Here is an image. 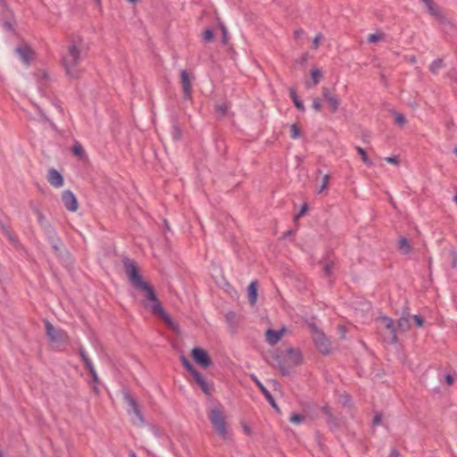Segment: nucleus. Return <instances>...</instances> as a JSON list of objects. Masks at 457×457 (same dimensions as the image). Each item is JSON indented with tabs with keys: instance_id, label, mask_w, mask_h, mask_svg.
<instances>
[{
	"instance_id": "nucleus-1",
	"label": "nucleus",
	"mask_w": 457,
	"mask_h": 457,
	"mask_svg": "<svg viewBox=\"0 0 457 457\" xmlns=\"http://www.w3.org/2000/svg\"><path fill=\"white\" fill-rule=\"evenodd\" d=\"M87 47L84 39L78 35L71 36L66 52L62 55V65L71 78L79 76V66L87 54Z\"/></svg>"
},
{
	"instance_id": "nucleus-2",
	"label": "nucleus",
	"mask_w": 457,
	"mask_h": 457,
	"mask_svg": "<svg viewBox=\"0 0 457 457\" xmlns=\"http://www.w3.org/2000/svg\"><path fill=\"white\" fill-rule=\"evenodd\" d=\"M208 418L216 433L223 439L229 437L225 420V411L221 404L212 407L208 412Z\"/></svg>"
},
{
	"instance_id": "nucleus-3",
	"label": "nucleus",
	"mask_w": 457,
	"mask_h": 457,
	"mask_svg": "<svg viewBox=\"0 0 457 457\" xmlns=\"http://www.w3.org/2000/svg\"><path fill=\"white\" fill-rule=\"evenodd\" d=\"M378 333L384 341L395 345L398 343L396 327L394 321L386 316H379L376 319Z\"/></svg>"
},
{
	"instance_id": "nucleus-4",
	"label": "nucleus",
	"mask_w": 457,
	"mask_h": 457,
	"mask_svg": "<svg viewBox=\"0 0 457 457\" xmlns=\"http://www.w3.org/2000/svg\"><path fill=\"white\" fill-rule=\"evenodd\" d=\"M46 333L53 345L58 351H62L70 343L68 334L61 328H56L48 320L45 322Z\"/></svg>"
},
{
	"instance_id": "nucleus-5",
	"label": "nucleus",
	"mask_w": 457,
	"mask_h": 457,
	"mask_svg": "<svg viewBox=\"0 0 457 457\" xmlns=\"http://www.w3.org/2000/svg\"><path fill=\"white\" fill-rule=\"evenodd\" d=\"M303 361V356L299 349L288 348L282 360L278 361L279 370L283 376L290 374V370L298 366Z\"/></svg>"
},
{
	"instance_id": "nucleus-6",
	"label": "nucleus",
	"mask_w": 457,
	"mask_h": 457,
	"mask_svg": "<svg viewBox=\"0 0 457 457\" xmlns=\"http://www.w3.org/2000/svg\"><path fill=\"white\" fill-rule=\"evenodd\" d=\"M137 288L145 292L147 299L153 302V305L151 307L153 313L159 315L165 321V323L169 325L171 324L170 317L165 312V311L162 307L153 287L149 286L146 282H145V287L139 286Z\"/></svg>"
},
{
	"instance_id": "nucleus-7",
	"label": "nucleus",
	"mask_w": 457,
	"mask_h": 457,
	"mask_svg": "<svg viewBox=\"0 0 457 457\" xmlns=\"http://www.w3.org/2000/svg\"><path fill=\"white\" fill-rule=\"evenodd\" d=\"M122 263L124 266L125 273H126L129 282L136 288L138 287L139 286L145 287V281L142 279V277L139 275L135 262L128 257H125L122 259Z\"/></svg>"
},
{
	"instance_id": "nucleus-8",
	"label": "nucleus",
	"mask_w": 457,
	"mask_h": 457,
	"mask_svg": "<svg viewBox=\"0 0 457 457\" xmlns=\"http://www.w3.org/2000/svg\"><path fill=\"white\" fill-rule=\"evenodd\" d=\"M123 399L128 403V405L130 407V410L129 411V414H134V418L132 419V423L135 426L142 427L145 425V420L143 417V414L139 409V406L135 400V398L130 395L129 391L123 392Z\"/></svg>"
},
{
	"instance_id": "nucleus-9",
	"label": "nucleus",
	"mask_w": 457,
	"mask_h": 457,
	"mask_svg": "<svg viewBox=\"0 0 457 457\" xmlns=\"http://www.w3.org/2000/svg\"><path fill=\"white\" fill-rule=\"evenodd\" d=\"M312 339L315 346L321 353L328 354L330 353V344L328 339L325 334L317 328H313Z\"/></svg>"
},
{
	"instance_id": "nucleus-10",
	"label": "nucleus",
	"mask_w": 457,
	"mask_h": 457,
	"mask_svg": "<svg viewBox=\"0 0 457 457\" xmlns=\"http://www.w3.org/2000/svg\"><path fill=\"white\" fill-rule=\"evenodd\" d=\"M55 254L59 255L63 247L62 241L53 226L43 230Z\"/></svg>"
},
{
	"instance_id": "nucleus-11",
	"label": "nucleus",
	"mask_w": 457,
	"mask_h": 457,
	"mask_svg": "<svg viewBox=\"0 0 457 457\" xmlns=\"http://www.w3.org/2000/svg\"><path fill=\"white\" fill-rule=\"evenodd\" d=\"M189 73L186 70L180 71V84L183 90V98L190 100L192 97V79Z\"/></svg>"
},
{
	"instance_id": "nucleus-12",
	"label": "nucleus",
	"mask_w": 457,
	"mask_h": 457,
	"mask_svg": "<svg viewBox=\"0 0 457 457\" xmlns=\"http://www.w3.org/2000/svg\"><path fill=\"white\" fill-rule=\"evenodd\" d=\"M192 357L197 364L204 368H207L212 364V360L207 352L202 348H194L192 350Z\"/></svg>"
},
{
	"instance_id": "nucleus-13",
	"label": "nucleus",
	"mask_w": 457,
	"mask_h": 457,
	"mask_svg": "<svg viewBox=\"0 0 457 457\" xmlns=\"http://www.w3.org/2000/svg\"><path fill=\"white\" fill-rule=\"evenodd\" d=\"M62 202L65 208L70 212L78 210V201L75 195L71 190H65L62 195Z\"/></svg>"
},
{
	"instance_id": "nucleus-14",
	"label": "nucleus",
	"mask_w": 457,
	"mask_h": 457,
	"mask_svg": "<svg viewBox=\"0 0 457 457\" xmlns=\"http://www.w3.org/2000/svg\"><path fill=\"white\" fill-rule=\"evenodd\" d=\"M15 53L23 63L29 65L34 58V52L27 45H21L15 48Z\"/></svg>"
},
{
	"instance_id": "nucleus-15",
	"label": "nucleus",
	"mask_w": 457,
	"mask_h": 457,
	"mask_svg": "<svg viewBox=\"0 0 457 457\" xmlns=\"http://www.w3.org/2000/svg\"><path fill=\"white\" fill-rule=\"evenodd\" d=\"M46 179L49 184L54 187L59 188L63 186L64 180L62 175L54 168L48 170Z\"/></svg>"
},
{
	"instance_id": "nucleus-16",
	"label": "nucleus",
	"mask_w": 457,
	"mask_h": 457,
	"mask_svg": "<svg viewBox=\"0 0 457 457\" xmlns=\"http://www.w3.org/2000/svg\"><path fill=\"white\" fill-rule=\"evenodd\" d=\"M284 332H285L284 328L279 329V330L268 329L265 333L266 341L270 345H275L276 344H278L280 341L281 337L284 335Z\"/></svg>"
},
{
	"instance_id": "nucleus-17",
	"label": "nucleus",
	"mask_w": 457,
	"mask_h": 457,
	"mask_svg": "<svg viewBox=\"0 0 457 457\" xmlns=\"http://www.w3.org/2000/svg\"><path fill=\"white\" fill-rule=\"evenodd\" d=\"M322 96L324 98L327 99V101L330 104L332 112H337L339 106V102L334 95L330 94L329 89L328 87L322 88Z\"/></svg>"
},
{
	"instance_id": "nucleus-18",
	"label": "nucleus",
	"mask_w": 457,
	"mask_h": 457,
	"mask_svg": "<svg viewBox=\"0 0 457 457\" xmlns=\"http://www.w3.org/2000/svg\"><path fill=\"white\" fill-rule=\"evenodd\" d=\"M321 411L324 412V414L328 418V425L329 426L330 429L334 430L338 428L339 422L338 420L333 416L332 412L330 411V409L328 406H323L321 408Z\"/></svg>"
},
{
	"instance_id": "nucleus-19",
	"label": "nucleus",
	"mask_w": 457,
	"mask_h": 457,
	"mask_svg": "<svg viewBox=\"0 0 457 457\" xmlns=\"http://www.w3.org/2000/svg\"><path fill=\"white\" fill-rule=\"evenodd\" d=\"M0 228L2 230V232L4 233V235L13 244V245H16L18 244V239H17V237L16 235L12 231L10 226L8 225V223L6 222H4L2 220H0Z\"/></svg>"
},
{
	"instance_id": "nucleus-20",
	"label": "nucleus",
	"mask_w": 457,
	"mask_h": 457,
	"mask_svg": "<svg viewBox=\"0 0 457 457\" xmlns=\"http://www.w3.org/2000/svg\"><path fill=\"white\" fill-rule=\"evenodd\" d=\"M395 327L397 335L405 333L411 328V322L407 317L403 316L397 320Z\"/></svg>"
},
{
	"instance_id": "nucleus-21",
	"label": "nucleus",
	"mask_w": 457,
	"mask_h": 457,
	"mask_svg": "<svg viewBox=\"0 0 457 457\" xmlns=\"http://www.w3.org/2000/svg\"><path fill=\"white\" fill-rule=\"evenodd\" d=\"M257 281L253 280L248 286V299L251 305H254L257 301Z\"/></svg>"
},
{
	"instance_id": "nucleus-22",
	"label": "nucleus",
	"mask_w": 457,
	"mask_h": 457,
	"mask_svg": "<svg viewBox=\"0 0 457 457\" xmlns=\"http://www.w3.org/2000/svg\"><path fill=\"white\" fill-rule=\"evenodd\" d=\"M397 247L402 254H408L411 251V246L407 238L402 237L398 240Z\"/></svg>"
},
{
	"instance_id": "nucleus-23",
	"label": "nucleus",
	"mask_w": 457,
	"mask_h": 457,
	"mask_svg": "<svg viewBox=\"0 0 457 457\" xmlns=\"http://www.w3.org/2000/svg\"><path fill=\"white\" fill-rule=\"evenodd\" d=\"M428 8L429 13L435 17L441 18V12L439 8L433 3L432 0H420Z\"/></svg>"
},
{
	"instance_id": "nucleus-24",
	"label": "nucleus",
	"mask_w": 457,
	"mask_h": 457,
	"mask_svg": "<svg viewBox=\"0 0 457 457\" xmlns=\"http://www.w3.org/2000/svg\"><path fill=\"white\" fill-rule=\"evenodd\" d=\"M35 76L37 77L39 84V87H46L47 86L48 81L50 80V77L46 71H38Z\"/></svg>"
},
{
	"instance_id": "nucleus-25",
	"label": "nucleus",
	"mask_w": 457,
	"mask_h": 457,
	"mask_svg": "<svg viewBox=\"0 0 457 457\" xmlns=\"http://www.w3.org/2000/svg\"><path fill=\"white\" fill-rule=\"evenodd\" d=\"M311 77L312 79V83L306 82V86L308 87L317 86L320 82V78L322 77V73H321L320 70H319V69H312L311 71Z\"/></svg>"
},
{
	"instance_id": "nucleus-26",
	"label": "nucleus",
	"mask_w": 457,
	"mask_h": 457,
	"mask_svg": "<svg viewBox=\"0 0 457 457\" xmlns=\"http://www.w3.org/2000/svg\"><path fill=\"white\" fill-rule=\"evenodd\" d=\"M171 137L175 141H178L182 137V129L178 121H174L171 128Z\"/></svg>"
},
{
	"instance_id": "nucleus-27",
	"label": "nucleus",
	"mask_w": 457,
	"mask_h": 457,
	"mask_svg": "<svg viewBox=\"0 0 457 457\" xmlns=\"http://www.w3.org/2000/svg\"><path fill=\"white\" fill-rule=\"evenodd\" d=\"M229 107H230V105L227 102H223L221 104H218L215 105L216 113L220 117H224L227 114Z\"/></svg>"
},
{
	"instance_id": "nucleus-28",
	"label": "nucleus",
	"mask_w": 457,
	"mask_h": 457,
	"mask_svg": "<svg viewBox=\"0 0 457 457\" xmlns=\"http://www.w3.org/2000/svg\"><path fill=\"white\" fill-rule=\"evenodd\" d=\"M289 93H290V97L292 99V101L294 102L295 107L299 110V111H304V105L303 104V102L298 98L295 91L293 89V88H290L289 90Z\"/></svg>"
},
{
	"instance_id": "nucleus-29",
	"label": "nucleus",
	"mask_w": 457,
	"mask_h": 457,
	"mask_svg": "<svg viewBox=\"0 0 457 457\" xmlns=\"http://www.w3.org/2000/svg\"><path fill=\"white\" fill-rule=\"evenodd\" d=\"M256 384L260 390L263 393L265 398L268 400V402L270 404H273V396L271 395L270 392L257 379H255Z\"/></svg>"
},
{
	"instance_id": "nucleus-30",
	"label": "nucleus",
	"mask_w": 457,
	"mask_h": 457,
	"mask_svg": "<svg viewBox=\"0 0 457 457\" xmlns=\"http://www.w3.org/2000/svg\"><path fill=\"white\" fill-rule=\"evenodd\" d=\"M198 386L206 395H212L213 390L212 384L209 383L206 379L202 381Z\"/></svg>"
},
{
	"instance_id": "nucleus-31",
	"label": "nucleus",
	"mask_w": 457,
	"mask_h": 457,
	"mask_svg": "<svg viewBox=\"0 0 457 457\" xmlns=\"http://www.w3.org/2000/svg\"><path fill=\"white\" fill-rule=\"evenodd\" d=\"M444 62L442 59L435 60L429 66V70L432 73H436L441 68H443Z\"/></svg>"
},
{
	"instance_id": "nucleus-32",
	"label": "nucleus",
	"mask_w": 457,
	"mask_h": 457,
	"mask_svg": "<svg viewBox=\"0 0 457 457\" xmlns=\"http://www.w3.org/2000/svg\"><path fill=\"white\" fill-rule=\"evenodd\" d=\"M37 221L43 230H45L46 227L52 226L50 221H48L40 212H37Z\"/></svg>"
},
{
	"instance_id": "nucleus-33",
	"label": "nucleus",
	"mask_w": 457,
	"mask_h": 457,
	"mask_svg": "<svg viewBox=\"0 0 457 457\" xmlns=\"http://www.w3.org/2000/svg\"><path fill=\"white\" fill-rule=\"evenodd\" d=\"M71 152L73 153L74 155H76V156H78L79 158H82L83 155H84L83 146L79 143H78V142H76L73 145V146L71 148Z\"/></svg>"
},
{
	"instance_id": "nucleus-34",
	"label": "nucleus",
	"mask_w": 457,
	"mask_h": 457,
	"mask_svg": "<svg viewBox=\"0 0 457 457\" xmlns=\"http://www.w3.org/2000/svg\"><path fill=\"white\" fill-rule=\"evenodd\" d=\"M334 267H335V263L332 261H327L323 266V272H324L325 276L330 277L332 275V270H333Z\"/></svg>"
},
{
	"instance_id": "nucleus-35",
	"label": "nucleus",
	"mask_w": 457,
	"mask_h": 457,
	"mask_svg": "<svg viewBox=\"0 0 457 457\" xmlns=\"http://www.w3.org/2000/svg\"><path fill=\"white\" fill-rule=\"evenodd\" d=\"M304 417L298 413H292L289 421L295 425H300L302 422H303Z\"/></svg>"
},
{
	"instance_id": "nucleus-36",
	"label": "nucleus",
	"mask_w": 457,
	"mask_h": 457,
	"mask_svg": "<svg viewBox=\"0 0 457 457\" xmlns=\"http://www.w3.org/2000/svg\"><path fill=\"white\" fill-rule=\"evenodd\" d=\"M202 37L205 43H209V42L212 41V39L214 38V33H213L212 29H205L203 32Z\"/></svg>"
},
{
	"instance_id": "nucleus-37",
	"label": "nucleus",
	"mask_w": 457,
	"mask_h": 457,
	"mask_svg": "<svg viewBox=\"0 0 457 457\" xmlns=\"http://www.w3.org/2000/svg\"><path fill=\"white\" fill-rule=\"evenodd\" d=\"M329 175L328 174H325L323 177H322V181H321V185L320 187V188L318 189L317 193L318 194H320L325 188H327L328 183H329Z\"/></svg>"
},
{
	"instance_id": "nucleus-38",
	"label": "nucleus",
	"mask_w": 457,
	"mask_h": 457,
	"mask_svg": "<svg viewBox=\"0 0 457 457\" xmlns=\"http://www.w3.org/2000/svg\"><path fill=\"white\" fill-rule=\"evenodd\" d=\"M181 361L184 367L191 373V375L194 373V370H196L192 363L185 356L181 357Z\"/></svg>"
},
{
	"instance_id": "nucleus-39",
	"label": "nucleus",
	"mask_w": 457,
	"mask_h": 457,
	"mask_svg": "<svg viewBox=\"0 0 457 457\" xmlns=\"http://www.w3.org/2000/svg\"><path fill=\"white\" fill-rule=\"evenodd\" d=\"M291 137L296 139L300 137V129L296 124H292L290 127Z\"/></svg>"
},
{
	"instance_id": "nucleus-40",
	"label": "nucleus",
	"mask_w": 457,
	"mask_h": 457,
	"mask_svg": "<svg viewBox=\"0 0 457 457\" xmlns=\"http://www.w3.org/2000/svg\"><path fill=\"white\" fill-rule=\"evenodd\" d=\"M395 122L400 126H403L406 122V119L403 114H395Z\"/></svg>"
},
{
	"instance_id": "nucleus-41",
	"label": "nucleus",
	"mask_w": 457,
	"mask_h": 457,
	"mask_svg": "<svg viewBox=\"0 0 457 457\" xmlns=\"http://www.w3.org/2000/svg\"><path fill=\"white\" fill-rule=\"evenodd\" d=\"M379 424H385L383 415L381 413H377L373 416V427Z\"/></svg>"
},
{
	"instance_id": "nucleus-42",
	"label": "nucleus",
	"mask_w": 457,
	"mask_h": 457,
	"mask_svg": "<svg viewBox=\"0 0 457 457\" xmlns=\"http://www.w3.org/2000/svg\"><path fill=\"white\" fill-rule=\"evenodd\" d=\"M192 376L197 385H199L202 381H204L205 379L204 377L197 370H194V373L192 374Z\"/></svg>"
},
{
	"instance_id": "nucleus-43",
	"label": "nucleus",
	"mask_w": 457,
	"mask_h": 457,
	"mask_svg": "<svg viewBox=\"0 0 457 457\" xmlns=\"http://www.w3.org/2000/svg\"><path fill=\"white\" fill-rule=\"evenodd\" d=\"M355 148H356L357 152L361 154V156L362 160L364 161V162L368 163L369 162V159H368V155H367L366 151L363 148L360 147V146H356Z\"/></svg>"
},
{
	"instance_id": "nucleus-44",
	"label": "nucleus",
	"mask_w": 457,
	"mask_h": 457,
	"mask_svg": "<svg viewBox=\"0 0 457 457\" xmlns=\"http://www.w3.org/2000/svg\"><path fill=\"white\" fill-rule=\"evenodd\" d=\"M220 29L222 32V42L226 45L228 41V32L224 25L220 26Z\"/></svg>"
},
{
	"instance_id": "nucleus-45",
	"label": "nucleus",
	"mask_w": 457,
	"mask_h": 457,
	"mask_svg": "<svg viewBox=\"0 0 457 457\" xmlns=\"http://www.w3.org/2000/svg\"><path fill=\"white\" fill-rule=\"evenodd\" d=\"M79 353L83 362L87 361V360H90L82 345H80L79 348Z\"/></svg>"
},
{
	"instance_id": "nucleus-46",
	"label": "nucleus",
	"mask_w": 457,
	"mask_h": 457,
	"mask_svg": "<svg viewBox=\"0 0 457 457\" xmlns=\"http://www.w3.org/2000/svg\"><path fill=\"white\" fill-rule=\"evenodd\" d=\"M84 363H85L86 368L87 369L89 374L96 372L95 367H94L91 360H87V361H85Z\"/></svg>"
},
{
	"instance_id": "nucleus-47",
	"label": "nucleus",
	"mask_w": 457,
	"mask_h": 457,
	"mask_svg": "<svg viewBox=\"0 0 457 457\" xmlns=\"http://www.w3.org/2000/svg\"><path fill=\"white\" fill-rule=\"evenodd\" d=\"M386 35L382 32L373 34V43L385 39Z\"/></svg>"
},
{
	"instance_id": "nucleus-48",
	"label": "nucleus",
	"mask_w": 457,
	"mask_h": 457,
	"mask_svg": "<svg viewBox=\"0 0 457 457\" xmlns=\"http://www.w3.org/2000/svg\"><path fill=\"white\" fill-rule=\"evenodd\" d=\"M412 318H413V320H414L415 324H416L418 327H422V326H423V324H424V320H423V319H422L420 316H419V315H413V317H412Z\"/></svg>"
},
{
	"instance_id": "nucleus-49",
	"label": "nucleus",
	"mask_w": 457,
	"mask_h": 457,
	"mask_svg": "<svg viewBox=\"0 0 457 457\" xmlns=\"http://www.w3.org/2000/svg\"><path fill=\"white\" fill-rule=\"evenodd\" d=\"M322 38V36L320 34L317 35L313 41H312V46L313 48H318L320 46V39Z\"/></svg>"
},
{
	"instance_id": "nucleus-50",
	"label": "nucleus",
	"mask_w": 457,
	"mask_h": 457,
	"mask_svg": "<svg viewBox=\"0 0 457 457\" xmlns=\"http://www.w3.org/2000/svg\"><path fill=\"white\" fill-rule=\"evenodd\" d=\"M312 108H313L314 110H316V111H320V108H321V104H320V100H319V99H317V98H316V99H314V100L312 101Z\"/></svg>"
},
{
	"instance_id": "nucleus-51",
	"label": "nucleus",
	"mask_w": 457,
	"mask_h": 457,
	"mask_svg": "<svg viewBox=\"0 0 457 457\" xmlns=\"http://www.w3.org/2000/svg\"><path fill=\"white\" fill-rule=\"evenodd\" d=\"M387 162L392 164H398V160L395 156H389L385 159Z\"/></svg>"
},
{
	"instance_id": "nucleus-52",
	"label": "nucleus",
	"mask_w": 457,
	"mask_h": 457,
	"mask_svg": "<svg viewBox=\"0 0 457 457\" xmlns=\"http://www.w3.org/2000/svg\"><path fill=\"white\" fill-rule=\"evenodd\" d=\"M308 59V54H304L302 55V57L297 60L296 62L301 64V65H303L305 63V62L307 61Z\"/></svg>"
},
{
	"instance_id": "nucleus-53",
	"label": "nucleus",
	"mask_w": 457,
	"mask_h": 457,
	"mask_svg": "<svg viewBox=\"0 0 457 457\" xmlns=\"http://www.w3.org/2000/svg\"><path fill=\"white\" fill-rule=\"evenodd\" d=\"M445 382L447 383V385L452 386L454 382V378H453V376L448 374L445 376Z\"/></svg>"
},
{
	"instance_id": "nucleus-54",
	"label": "nucleus",
	"mask_w": 457,
	"mask_h": 457,
	"mask_svg": "<svg viewBox=\"0 0 457 457\" xmlns=\"http://www.w3.org/2000/svg\"><path fill=\"white\" fill-rule=\"evenodd\" d=\"M90 375H91V378H92V380H93L94 384L97 385L100 382V380H99V378L97 376L96 371L92 373V374H90Z\"/></svg>"
},
{
	"instance_id": "nucleus-55",
	"label": "nucleus",
	"mask_w": 457,
	"mask_h": 457,
	"mask_svg": "<svg viewBox=\"0 0 457 457\" xmlns=\"http://www.w3.org/2000/svg\"><path fill=\"white\" fill-rule=\"evenodd\" d=\"M452 266L453 268L457 267V254L454 252L453 253V264H452Z\"/></svg>"
},
{
	"instance_id": "nucleus-56",
	"label": "nucleus",
	"mask_w": 457,
	"mask_h": 457,
	"mask_svg": "<svg viewBox=\"0 0 457 457\" xmlns=\"http://www.w3.org/2000/svg\"><path fill=\"white\" fill-rule=\"evenodd\" d=\"M307 210V205L304 204L303 206H302V209L300 211V212L298 213V215L296 216V218L302 216L303 214H304V212H306Z\"/></svg>"
},
{
	"instance_id": "nucleus-57",
	"label": "nucleus",
	"mask_w": 457,
	"mask_h": 457,
	"mask_svg": "<svg viewBox=\"0 0 457 457\" xmlns=\"http://www.w3.org/2000/svg\"><path fill=\"white\" fill-rule=\"evenodd\" d=\"M235 313L232 312H229L226 314V319L228 321H230L232 319H234Z\"/></svg>"
},
{
	"instance_id": "nucleus-58",
	"label": "nucleus",
	"mask_w": 457,
	"mask_h": 457,
	"mask_svg": "<svg viewBox=\"0 0 457 457\" xmlns=\"http://www.w3.org/2000/svg\"><path fill=\"white\" fill-rule=\"evenodd\" d=\"M303 33L304 31L302 29H299L295 31V37H300Z\"/></svg>"
},
{
	"instance_id": "nucleus-59",
	"label": "nucleus",
	"mask_w": 457,
	"mask_h": 457,
	"mask_svg": "<svg viewBox=\"0 0 457 457\" xmlns=\"http://www.w3.org/2000/svg\"><path fill=\"white\" fill-rule=\"evenodd\" d=\"M398 456H399V453H398V451H397V450H395V449H393V450L391 451L390 457H398Z\"/></svg>"
},
{
	"instance_id": "nucleus-60",
	"label": "nucleus",
	"mask_w": 457,
	"mask_h": 457,
	"mask_svg": "<svg viewBox=\"0 0 457 457\" xmlns=\"http://www.w3.org/2000/svg\"><path fill=\"white\" fill-rule=\"evenodd\" d=\"M343 398H344V400H343L344 404H346L350 402V396L348 395H343Z\"/></svg>"
},
{
	"instance_id": "nucleus-61",
	"label": "nucleus",
	"mask_w": 457,
	"mask_h": 457,
	"mask_svg": "<svg viewBox=\"0 0 457 457\" xmlns=\"http://www.w3.org/2000/svg\"><path fill=\"white\" fill-rule=\"evenodd\" d=\"M4 27H5L7 29H9V30H11V29H12V25H11V23H9V22H4Z\"/></svg>"
},
{
	"instance_id": "nucleus-62",
	"label": "nucleus",
	"mask_w": 457,
	"mask_h": 457,
	"mask_svg": "<svg viewBox=\"0 0 457 457\" xmlns=\"http://www.w3.org/2000/svg\"><path fill=\"white\" fill-rule=\"evenodd\" d=\"M410 62H411V63L416 62V58H415V56H411V57H410Z\"/></svg>"
},
{
	"instance_id": "nucleus-63",
	"label": "nucleus",
	"mask_w": 457,
	"mask_h": 457,
	"mask_svg": "<svg viewBox=\"0 0 457 457\" xmlns=\"http://www.w3.org/2000/svg\"><path fill=\"white\" fill-rule=\"evenodd\" d=\"M271 406H272L273 408H275L276 410H278V406H277L276 402H275V400H274V399H273V404H271Z\"/></svg>"
},
{
	"instance_id": "nucleus-64",
	"label": "nucleus",
	"mask_w": 457,
	"mask_h": 457,
	"mask_svg": "<svg viewBox=\"0 0 457 457\" xmlns=\"http://www.w3.org/2000/svg\"><path fill=\"white\" fill-rule=\"evenodd\" d=\"M129 457H137L136 453L134 452L129 453Z\"/></svg>"
}]
</instances>
